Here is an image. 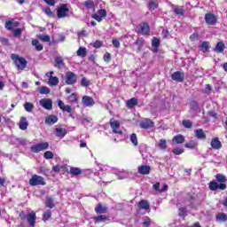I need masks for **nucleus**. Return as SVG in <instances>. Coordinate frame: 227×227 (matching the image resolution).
Instances as JSON below:
<instances>
[{"mask_svg": "<svg viewBox=\"0 0 227 227\" xmlns=\"http://www.w3.org/2000/svg\"><path fill=\"white\" fill-rule=\"evenodd\" d=\"M17 26H19V22L12 23V20L5 22V29H7V31H13V27H17Z\"/></svg>", "mask_w": 227, "mask_h": 227, "instance_id": "32", "label": "nucleus"}, {"mask_svg": "<svg viewBox=\"0 0 227 227\" xmlns=\"http://www.w3.org/2000/svg\"><path fill=\"white\" fill-rule=\"evenodd\" d=\"M32 45L35 47V51H37L38 52L43 51V44L40 43L37 39L32 40Z\"/></svg>", "mask_w": 227, "mask_h": 227, "instance_id": "33", "label": "nucleus"}, {"mask_svg": "<svg viewBox=\"0 0 227 227\" xmlns=\"http://www.w3.org/2000/svg\"><path fill=\"white\" fill-rule=\"evenodd\" d=\"M24 109L27 113H31L33 111V109H35V105H33V103L27 102L24 104Z\"/></svg>", "mask_w": 227, "mask_h": 227, "instance_id": "42", "label": "nucleus"}, {"mask_svg": "<svg viewBox=\"0 0 227 227\" xmlns=\"http://www.w3.org/2000/svg\"><path fill=\"white\" fill-rule=\"evenodd\" d=\"M94 47V49H100L104 45V43L100 40H97L96 42L90 43Z\"/></svg>", "mask_w": 227, "mask_h": 227, "instance_id": "51", "label": "nucleus"}, {"mask_svg": "<svg viewBox=\"0 0 227 227\" xmlns=\"http://www.w3.org/2000/svg\"><path fill=\"white\" fill-rule=\"evenodd\" d=\"M112 43L115 49H120V41L118 39H113Z\"/></svg>", "mask_w": 227, "mask_h": 227, "instance_id": "63", "label": "nucleus"}, {"mask_svg": "<svg viewBox=\"0 0 227 227\" xmlns=\"http://www.w3.org/2000/svg\"><path fill=\"white\" fill-rule=\"evenodd\" d=\"M182 125L184 129H192V121L191 120H183Z\"/></svg>", "mask_w": 227, "mask_h": 227, "instance_id": "44", "label": "nucleus"}, {"mask_svg": "<svg viewBox=\"0 0 227 227\" xmlns=\"http://www.w3.org/2000/svg\"><path fill=\"white\" fill-rule=\"evenodd\" d=\"M54 67L59 68L60 67H65V61L63 60V57L57 56L55 57V64Z\"/></svg>", "mask_w": 227, "mask_h": 227, "instance_id": "27", "label": "nucleus"}, {"mask_svg": "<svg viewBox=\"0 0 227 227\" xmlns=\"http://www.w3.org/2000/svg\"><path fill=\"white\" fill-rule=\"evenodd\" d=\"M91 17L94 20H97V22H102V20L107 17V11H106V9H99L97 13L92 14Z\"/></svg>", "mask_w": 227, "mask_h": 227, "instance_id": "9", "label": "nucleus"}, {"mask_svg": "<svg viewBox=\"0 0 227 227\" xmlns=\"http://www.w3.org/2000/svg\"><path fill=\"white\" fill-rule=\"evenodd\" d=\"M215 181L209 182V189L211 191H226V182L227 178L226 176L223 174H216L215 175Z\"/></svg>", "mask_w": 227, "mask_h": 227, "instance_id": "1", "label": "nucleus"}, {"mask_svg": "<svg viewBox=\"0 0 227 227\" xmlns=\"http://www.w3.org/2000/svg\"><path fill=\"white\" fill-rule=\"evenodd\" d=\"M152 224V220L150 218H147L146 221L142 223L143 227H150Z\"/></svg>", "mask_w": 227, "mask_h": 227, "instance_id": "62", "label": "nucleus"}, {"mask_svg": "<svg viewBox=\"0 0 227 227\" xmlns=\"http://www.w3.org/2000/svg\"><path fill=\"white\" fill-rule=\"evenodd\" d=\"M157 146L160 150H166V148H168V142L166 139H160Z\"/></svg>", "mask_w": 227, "mask_h": 227, "instance_id": "39", "label": "nucleus"}, {"mask_svg": "<svg viewBox=\"0 0 227 227\" xmlns=\"http://www.w3.org/2000/svg\"><path fill=\"white\" fill-rule=\"evenodd\" d=\"M77 82V74L72 71H68L65 75V83L67 86H74Z\"/></svg>", "mask_w": 227, "mask_h": 227, "instance_id": "4", "label": "nucleus"}, {"mask_svg": "<svg viewBox=\"0 0 227 227\" xmlns=\"http://www.w3.org/2000/svg\"><path fill=\"white\" fill-rule=\"evenodd\" d=\"M216 221H227V215L224 213H219L216 215Z\"/></svg>", "mask_w": 227, "mask_h": 227, "instance_id": "53", "label": "nucleus"}, {"mask_svg": "<svg viewBox=\"0 0 227 227\" xmlns=\"http://www.w3.org/2000/svg\"><path fill=\"white\" fill-rule=\"evenodd\" d=\"M138 101L137 98H131L130 99H128L126 101V107H128V109H134L136 107V106H137Z\"/></svg>", "mask_w": 227, "mask_h": 227, "instance_id": "18", "label": "nucleus"}, {"mask_svg": "<svg viewBox=\"0 0 227 227\" xmlns=\"http://www.w3.org/2000/svg\"><path fill=\"white\" fill-rule=\"evenodd\" d=\"M43 157L44 159H46L47 160H51V159H54V153L51 152V151H46L43 153Z\"/></svg>", "mask_w": 227, "mask_h": 227, "instance_id": "50", "label": "nucleus"}, {"mask_svg": "<svg viewBox=\"0 0 227 227\" xmlns=\"http://www.w3.org/2000/svg\"><path fill=\"white\" fill-rule=\"evenodd\" d=\"M28 125H29V123H27V119L26 117H21L20 120V130H26V129H27Z\"/></svg>", "mask_w": 227, "mask_h": 227, "instance_id": "28", "label": "nucleus"}, {"mask_svg": "<svg viewBox=\"0 0 227 227\" xmlns=\"http://www.w3.org/2000/svg\"><path fill=\"white\" fill-rule=\"evenodd\" d=\"M82 6H84L86 10H95V2H93V0H87L82 4Z\"/></svg>", "mask_w": 227, "mask_h": 227, "instance_id": "30", "label": "nucleus"}, {"mask_svg": "<svg viewBox=\"0 0 227 227\" xmlns=\"http://www.w3.org/2000/svg\"><path fill=\"white\" fill-rule=\"evenodd\" d=\"M28 184L29 185H31V187H36L38 185H47L45 178L38 175H33L29 179Z\"/></svg>", "mask_w": 227, "mask_h": 227, "instance_id": "3", "label": "nucleus"}, {"mask_svg": "<svg viewBox=\"0 0 227 227\" xmlns=\"http://www.w3.org/2000/svg\"><path fill=\"white\" fill-rule=\"evenodd\" d=\"M96 223H106V221H109V217L105 215H98L93 217Z\"/></svg>", "mask_w": 227, "mask_h": 227, "instance_id": "31", "label": "nucleus"}, {"mask_svg": "<svg viewBox=\"0 0 227 227\" xmlns=\"http://www.w3.org/2000/svg\"><path fill=\"white\" fill-rule=\"evenodd\" d=\"M81 86H83L84 88H88V86H90V81H88L86 77H82L81 80Z\"/></svg>", "mask_w": 227, "mask_h": 227, "instance_id": "58", "label": "nucleus"}, {"mask_svg": "<svg viewBox=\"0 0 227 227\" xmlns=\"http://www.w3.org/2000/svg\"><path fill=\"white\" fill-rule=\"evenodd\" d=\"M190 109L192 111H198L200 109V105L198 104V101H195V100L191 101Z\"/></svg>", "mask_w": 227, "mask_h": 227, "instance_id": "40", "label": "nucleus"}, {"mask_svg": "<svg viewBox=\"0 0 227 227\" xmlns=\"http://www.w3.org/2000/svg\"><path fill=\"white\" fill-rule=\"evenodd\" d=\"M109 125L112 129L113 134H119V136H123V130L120 129V121H116L114 118H111Z\"/></svg>", "mask_w": 227, "mask_h": 227, "instance_id": "6", "label": "nucleus"}, {"mask_svg": "<svg viewBox=\"0 0 227 227\" xmlns=\"http://www.w3.org/2000/svg\"><path fill=\"white\" fill-rule=\"evenodd\" d=\"M40 104L43 109L51 111L52 109V100L51 98H43L40 100Z\"/></svg>", "mask_w": 227, "mask_h": 227, "instance_id": "14", "label": "nucleus"}, {"mask_svg": "<svg viewBox=\"0 0 227 227\" xmlns=\"http://www.w3.org/2000/svg\"><path fill=\"white\" fill-rule=\"evenodd\" d=\"M103 59L104 61H106V63H110V61L113 59V57L111 56V53L106 52L103 57Z\"/></svg>", "mask_w": 227, "mask_h": 227, "instance_id": "57", "label": "nucleus"}, {"mask_svg": "<svg viewBox=\"0 0 227 227\" xmlns=\"http://www.w3.org/2000/svg\"><path fill=\"white\" fill-rule=\"evenodd\" d=\"M205 20L207 26H215L217 24V17L214 13H207L205 15Z\"/></svg>", "mask_w": 227, "mask_h": 227, "instance_id": "11", "label": "nucleus"}, {"mask_svg": "<svg viewBox=\"0 0 227 227\" xmlns=\"http://www.w3.org/2000/svg\"><path fill=\"white\" fill-rule=\"evenodd\" d=\"M27 221L31 227H35L36 224V213L35 211L30 212L27 215Z\"/></svg>", "mask_w": 227, "mask_h": 227, "instance_id": "12", "label": "nucleus"}, {"mask_svg": "<svg viewBox=\"0 0 227 227\" xmlns=\"http://www.w3.org/2000/svg\"><path fill=\"white\" fill-rule=\"evenodd\" d=\"M151 171H152V167L148 165H142L138 167L137 173H139V175H150Z\"/></svg>", "mask_w": 227, "mask_h": 227, "instance_id": "16", "label": "nucleus"}, {"mask_svg": "<svg viewBox=\"0 0 227 227\" xmlns=\"http://www.w3.org/2000/svg\"><path fill=\"white\" fill-rule=\"evenodd\" d=\"M51 217H52V211L48 209L43 213V221L44 223H47V221H49Z\"/></svg>", "mask_w": 227, "mask_h": 227, "instance_id": "38", "label": "nucleus"}, {"mask_svg": "<svg viewBox=\"0 0 227 227\" xmlns=\"http://www.w3.org/2000/svg\"><path fill=\"white\" fill-rule=\"evenodd\" d=\"M138 208L140 210H150V204L147 200H142L138 202Z\"/></svg>", "mask_w": 227, "mask_h": 227, "instance_id": "25", "label": "nucleus"}, {"mask_svg": "<svg viewBox=\"0 0 227 227\" xmlns=\"http://www.w3.org/2000/svg\"><path fill=\"white\" fill-rule=\"evenodd\" d=\"M129 139H130L132 145H134V146H137V145H138L137 135H136V133L131 134Z\"/></svg>", "mask_w": 227, "mask_h": 227, "instance_id": "45", "label": "nucleus"}, {"mask_svg": "<svg viewBox=\"0 0 227 227\" xmlns=\"http://www.w3.org/2000/svg\"><path fill=\"white\" fill-rule=\"evenodd\" d=\"M12 35H13L14 38H19L20 36H22V29H20V28L13 29L12 28Z\"/></svg>", "mask_w": 227, "mask_h": 227, "instance_id": "47", "label": "nucleus"}, {"mask_svg": "<svg viewBox=\"0 0 227 227\" xmlns=\"http://www.w3.org/2000/svg\"><path fill=\"white\" fill-rule=\"evenodd\" d=\"M82 102L86 107H93L95 106V100L90 96H83Z\"/></svg>", "mask_w": 227, "mask_h": 227, "instance_id": "13", "label": "nucleus"}, {"mask_svg": "<svg viewBox=\"0 0 227 227\" xmlns=\"http://www.w3.org/2000/svg\"><path fill=\"white\" fill-rule=\"evenodd\" d=\"M152 47L154 48L153 52H158L159 47H160V39L158 37H153L152 39Z\"/></svg>", "mask_w": 227, "mask_h": 227, "instance_id": "20", "label": "nucleus"}, {"mask_svg": "<svg viewBox=\"0 0 227 227\" xmlns=\"http://www.w3.org/2000/svg\"><path fill=\"white\" fill-rule=\"evenodd\" d=\"M46 125H54V123H58V117L56 115H49L45 118Z\"/></svg>", "mask_w": 227, "mask_h": 227, "instance_id": "22", "label": "nucleus"}, {"mask_svg": "<svg viewBox=\"0 0 227 227\" xmlns=\"http://www.w3.org/2000/svg\"><path fill=\"white\" fill-rule=\"evenodd\" d=\"M148 4L151 10H156V8H159V4L155 0H150Z\"/></svg>", "mask_w": 227, "mask_h": 227, "instance_id": "49", "label": "nucleus"}, {"mask_svg": "<svg viewBox=\"0 0 227 227\" xmlns=\"http://www.w3.org/2000/svg\"><path fill=\"white\" fill-rule=\"evenodd\" d=\"M48 83L50 86H58L59 84V79L58 76H51L49 78Z\"/></svg>", "mask_w": 227, "mask_h": 227, "instance_id": "37", "label": "nucleus"}, {"mask_svg": "<svg viewBox=\"0 0 227 227\" xmlns=\"http://www.w3.org/2000/svg\"><path fill=\"white\" fill-rule=\"evenodd\" d=\"M211 146L214 150H221V148H223V144L218 137H214L211 140Z\"/></svg>", "mask_w": 227, "mask_h": 227, "instance_id": "17", "label": "nucleus"}, {"mask_svg": "<svg viewBox=\"0 0 227 227\" xmlns=\"http://www.w3.org/2000/svg\"><path fill=\"white\" fill-rule=\"evenodd\" d=\"M172 81L176 82H184L185 81V73L182 71H176L171 74Z\"/></svg>", "mask_w": 227, "mask_h": 227, "instance_id": "10", "label": "nucleus"}, {"mask_svg": "<svg viewBox=\"0 0 227 227\" xmlns=\"http://www.w3.org/2000/svg\"><path fill=\"white\" fill-rule=\"evenodd\" d=\"M77 56L80 58H86L88 56V51L84 47H80L76 51Z\"/></svg>", "mask_w": 227, "mask_h": 227, "instance_id": "35", "label": "nucleus"}, {"mask_svg": "<svg viewBox=\"0 0 227 227\" xmlns=\"http://www.w3.org/2000/svg\"><path fill=\"white\" fill-rule=\"evenodd\" d=\"M173 12L175 15H180L181 17H184L185 15V10H184V7L182 6H175L173 8Z\"/></svg>", "mask_w": 227, "mask_h": 227, "instance_id": "26", "label": "nucleus"}, {"mask_svg": "<svg viewBox=\"0 0 227 227\" xmlns=\"http://www.w3.org/2000/svg\"><path fill=\"white\" fill-rule=\"evenodd\" d=\"M68 174L73 175V176H79V175H82V170L77 167H71Z\"/></svg>", "mask_w": 227, "mask_h": 227, "instance_id": "23", "label": "nucleus"}, {"mask_svg": "<svg viewBox=\"0 0 227 227\" xmlns=\"http://www.w3.org/2000/svg\"><path fill=\"white\" fill-rule=\"evenodd\" d=\"M144 44H145V41L140 38H137L135 42V45H138L139 49H141V47H143Z\"/></svg>", "mask_w": 227, "mask_h": 227, "instance_id": "60", "label": "nucleus"}, {"mask_svg": "<svg viewBox=\"0 0 227 227\" xmlns=\"http://www.w3.org/2000/svg\"><path fill=\"white\" fill-rule=\"evenodd\" d=\"M56 205H54V200L51 197H46V201H45V207L46 208H54Z\"/></svg>", "mask_w": 227, "mask_h": 227, "instance_id": "36", "label": "nucleus"}, {"mask_svg": "<svg viewBox=\"0 0 227 227\" xmlns=\"http://www.w3.org/2000/svg\"><path fill=\"white\" fill-rule=\"evenodd\" d=\"M204 93H206L207 95H210V93H212V86L210 84H206Z\"/></svg>", "mask_w": 227, "mask_h": 227, "instance_id": "59", "label": "nucleus"}, {"mask_svg": "<svg viewBox=\"0 0 227 227\" xmlns=\"http://www.w3.org/2000/svg\"><path fill=\"white\" fill-rule=\"evenodd\" d=\"M38 39L41 40V42H51V36L47 35H38Z\"/></svg>", "mask_w": 227, "mask_h": 227, "instance_id": "55", "label": "nucleus"}, {"mask_svg": "<svg viewBox=\"0 0 227 227\" xmlns=\"http://www.w3.org/2000/svg\"><path fill=\"white\" fill-rule=\"evenodd\" d=\"M55 132H56V136L57 137H65L67 134L68 131H67L66 129H63V128H56L55 129Z\"/></svg>", "mask_w": 227, "mask_h": 227, "instance_id": "24", "label": "nucleus"}, {"mask_svg": "<svg viewBox=\"0 0 227 227\" xmlns=\"http://www.w3.org/2000/svg\"><path fill=\"white\" fill-rule=\"evenodd\" d=\"M137 33L142 36L150 35V25L147 22H142L137 27Z\"/></svg>", "mask_w": 227, "mask_h": 227, "instance_id": "5", "label": "nucleus"}, {"mask_svg": "<svg viewBox=\"0 0 227 227\" xmlns=\"http://www.w3.org/2000/svg\"><path fill=\"white\" fill-rule=\"evenodd\" d=\"M172 141L176 143V145H182L183 143H185V137L183 135H176Z\"/></svg>", "mask_w": 227, "mask_h": 227, "instance_id": "29", "label": "nucleus"}, {"mask_svg": "<svg viewBox=\"0 0 227 227\" xmlns=\"http://www.w3.org/2000/svg\"><path fill=\"white\" fill-rule=\"evenodd\" d=\"M201 49L203 50V52H208V49H209V43L207 41H204L201 45H200Z\"/></svg>", "mask_w": 227, "mask_h": 227, "instance_id": "54", "label": "nucleus"}, {"mask_svg": "<svg viewBox=\"0 0 227 227\" xmlns=\"http://www.w3.org/2000/svg\"><path fill=\"white\" fill-rule=\"evenodd\" d=\"M39 92L41 95H49V93H51V89H49V87L43 86L40 88Z\"/></svg>", "mask_w": 227, "mask_h": 227, "instance_id": "46", "label": "nucleus"}, {"mask_svg": "<svg viewBox=\"0 0 227 227\" xmlns=\"http://www.w3.org/2000/svg\"><path fill=\"white\" fill-rule=\"evenodd\" d=\"M68 12H70V9H68V5L67 4H61L57 10L58 19H65L66 17H68Z\"/></svg>", "mask_w": 227, "mask_h": 227, "instance_id": "7", "label": "nucleus"}, {"mask_svg": "<svg viewBox=\"0 0 227 227\" xmlns=\"http://www.w3.org/2000/svg\"><path fill=\"white\" fill-rule=\"evenodd\" d=\"M43 12L45 13V15H47V17H50L51 19L54 17V12H52V11L49 7H46L43 10Z\"/></svg>", "mask_w": 227, "mask_h": 227, "instance_id": "56", "label": "nucleus"}, {"mask_svg": "<svg viewBox=\"0 0 227 227\" xmlns=\"http://www.w3.org/2000/svg\"><path fill=\"white\" fill-rule=\"evenodd\" d=\"M196 146H198V144H196V142H194V140H192V141L184 144V148H189L190 150H194V148H196Z\"/></svg>", "mask_w": 227, "mask_h": 227, "instance_id": "41", "label": "nucleus"}, {"mask_svg": "<svg viewBox=\"0 0 227 227\" xmlns=\"http://www.w3.org/2000/svg\"><path fill=\"white\" fill-rule=\"evenodd\" d=\"M224 49H226V45L223 42H218L214 49V51L217 52V54H221L224 52Z\"/></svg>", "mask_w": 227, "mask_h": 227, "instance_id": "19", "label": "nucleus"}, {"mask_svg": "<svg viewBox=\"0 0 227 227\" xmlns=\"http://www.w3.org/2000/svg\"><path fill=\"white\" fill-rule=\"evenodd\" d=\"M11 59L13 61L17 70H26V67H27V60H26L24 57L12 53L11 55Z\"/></svg>", "mask_w": 227, "mask_h": 227, "instance_id": "2", "label": "nucleus"}, {"mask_svg": "<svg viewBox=\"0 0 227 227\" xmlns=\"http://www.w3.org/2000/svg\"><path fill=\"white\" fill-rule=\"evenodd\" d=\"M49 148V143L44 142V143H39L35 145H32L30 147V150L33 153H40V152L43 150H47Z\"/></svg>", "mask_w": 227, "mask_h": 227, "instance_id": "8", "label": "nucleus"}, {"mask_svg": "<svg viewBox=\"0 0 227 227\" xmlns=\"http://www.w3.org/2000/svg\"><path fill=\"white\" fill-rule=\"evenodd\" d=\"M198 38H200V35H198V34H192L190 35V40L192 42H196V40H198Z\"/></svg>", "mask_w": 227, "mask_h": 227, "instance_id": "64", "label": "nucleus"}, {"mask_svg": "<svg viewBox=\"0 0 227 227\" xmlns=\"http://www.w3.org/2000/svg\"><path fill=\"white\" fill-rule=\"evenodd\" d=\"M184 152V148H180V147H176L172 150V153H174V155H182Z\"/></svg>", "mask_w": 227, "mask_h": 227, "instance_id": "52", "label": "nucleus"}, {"mask_svg": "<svg viewBox=\"0 0 227 227\" xmlns=\"http://www.w3.org/2000/svg\"><path fill=\"white\" fill-rule=\"evenodd\" d=\"M154 125L155 123H153V121L150 119H145L140 122V128L145 129H152L154 127Z\"/></svg>", "mask_w": 227, "mask_h": 227, "instance_id": "15", "label": "nucleus"}, {"mask_svg": "<svg viewBox=\"0 0 227 227\" xmlns=\"http://www.w3.org/2000/svg\"><path fill=\"white\" fill-rule=\"evenodd\" d=\"M187 207H179L178 215L179 217H187Z\"/></svg>", "mask_w": 227, "mask_h": 227, "instance_id": "43", "label": "nucleus"}, {"mask_svg": "<svg viewBox=\"0 0 227 227\" xmlns=\"http://www.w3.org/2000/svg\"><path fill=\"white\" fill-rule=\"evenodd\" d=\"M48 6H56V0H43Z\"/></svg>", "mask_w": 227, "mask_h": 227, "instance_id": "61", "label": "nucleus"}, {"mask_svg": "<svg viewBox=\"0 0 227 227\" xmlns=\"http://www.w3.org/2000/svg\"><path fill=\"white\" fill-rule=\"evenodd\" d=\"M95 212L96 214H106V212H107V207H103L102 203H98L95 207Z\"/></svg>", "mask_w": 227, "mask_h": 227, "instance_id": "34", "label": "nucleus"}, {"mask_svg": "<svg viewBox=\"0 0 227 227\" xmlns=\"http://www.w3.org/2000/svg\"><path fill=\"white\" fill-rule=\"evenodd\" d=\"M194 134L197 139H203V140L207 139V135L205 134V131H203V129H195Z\"/></svg>", "mask_w": 227, "mask_h": 227, "instance_id": "21", "label": "nucleus"}, {"mask_svg": "<svg viewBox=\"0 0 227 227\" xmlns=\"http://www.w3.org/2000/svg\"><path fill=\"white\" fill-rule=\"evenodd\" d=\"M68 100L71 102V104H75L77 103V94L72 93L71 95L68 96Z\"/></svg>", "mask_w": 227, "mask_h": 227, "instance_id": "48", "label": "nucleus"}]
</instances>
